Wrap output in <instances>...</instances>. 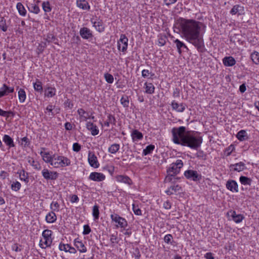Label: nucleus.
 Masks as SVG:
<instances>
[{
  "label": "nucleus",
  "mask_w": 259,
  "mask_h": 259,
  "mask_svg": "<svg viewBox=\"0 0 259 259\" xmlns=\"http://www.w3.org/2000/svg\"><path fill=\"white\" fill-rule=\"evenodd\" d=\"M77 113L80 116V117L82 120H87L90 118L89 113L85 111L83 109L80 108L77 110Z\"/></svg>",
  "instance_id": "obj_29"
},
{
  "label": "nucleus",
  "mask_w": 259,
  "mask_h": 259,
  "mask_svg": "<svg viewBox=\"0 0 259 259\" xmlns=\"http://www.w3.org/2000/svg\"><path fill=\"white\" fill-rule=\"evenodd\" d=\"M40 154L46 162L49 163L51 165V163L54 162V158H55V155L52 156L49 152H44L42 151L40 152Z\"/></svg>",
  "instance_id": "obj_18"
},
{
  "label": "nucleus",
  "mask_w": 259,
  "mask_h": 259,
  "mask_svg": "<svg viewBox=\"0 0 259 259\" xmlns=\"http://www.w3.org/2000/svg\"><path fill=\"white\" fill-rule=\"evenodd\" d=\"M154 149L155 146L151 144L147 146L146 148L143 150V155L146 156L151 153Z\"/></svg>",
  "instance_id": "obj_38"
},
{
  "label": "nucleus",
  "mask_w": 259,
  "mask_h": 259,
  "mask_svg": "<svg viewBox=\"0 0 259 259\" xmlns=\"http://www.w3.org/2000/svg\"><path fill=\"white\" fill-rule=\"evenodd\" d=\"M231 212V215L232 218L233 220L236 223H239L242 222L244 217L241 214H236L235 211H232Z\"/></svg>",
  "instance_id": "obj_25"
},
{
  "label": "nucleus",
  "mask_w": 259,
  "mask_h": 259,
  "mask_svg": "<svg viewBox=\"0 0 259 259\" xmlns=\"http://www.w3.org/2000/svg\"><path fill=\"white\" fill-rule=\"evenodd\" d=\"M151 75V76H152L154 75V73H152L150 72L148 70L144 69L142 71V76L144 78H149V75Z\"/></svg>",
  "instance_id": "obj_52"
},
{
  "label": "nucleus",
  "mask_w": 259,
  "mask_h": 259,
  "mask_svg": "<svg viewBox=\"0 0 259 259\" xmlns=\"http://www.w3.org/2000/svg\"><path fill=\"white\" fill-rule=\"evenodd\" d=\"M21 186V184L19 182L16 181L15 182H13L11 185V189L15 191H18L20 190Z\"/></svg>",
  "instance_id": "obj_50"
},
{
  "label": "nucleus",
  "mask_w": 259,
  "mask_h": 259,
  "mask_svg": "<svg viewBox=\"0 0 259 259\" xmlns=\"http://www.w3.org/2000/svg\"><path fill=\"white\" fill-rule=\"evenodd\" d=\"M167 40V38L166 35H163L159 36L158 39V45L160 46H164Z\"/></svg>",
  "instance_id": "obj_45"
},
{
  "label": "nucleus",
  "mask_w": 259,
  "mask_h": 259,
  "mask_svg": "<svg viewBox=\"0 0 259 259\" xmlns=\"http://www.w3.org/2000/svg\"><path fill=\"white\" fill-rule=\"evenodd\" d=\"M234 149L235 147L234 145L232 144L228 147L224 152V153L226 155V156H228L230 155L232 152L234 151Z\"/></svg>",
  "instance_id": "obj_49"
},
{
  "label": "nucleus",
  "mask_w": 259,
  "mask_h": 259,
  "mask_svg": "<svg viewBox=\"0 0 259 259\" xmlns=\"http://www.w3.org/2000/svg\"><path fill=\"white\" fill-rule=\"evenodd\" d=\"M86 126L88 130L91 131V134L93 136H96L98 134L99 130L98 129V127L93 123L91 122H88L87 123Z\"/></svg>",
  "instance_id": "obj_21"
},
{
  "label": "nucleus",
  "mask_w": 259,
  "mask_h": 259,
  "mask_svg": "<svg viewBox=\"0 0 259 259\" xmlns=\"http://www.w3.org/2000/svg\"><path fill=\"white\" fill-rule=\"evenodd\" d=\"M180 30L184 38L194 46L198 51H202L204 47L203 40L204 24L193 19L181 18L179 21Z\"/></svg>",
  "instance_id": "obj_1"
},
{
  "label": "nucleus",
  "mask_w": 259,
  "mask_h": 259,
  "mask_svg": "<svg viewBox=\"0 0 259 259\" xmlns=\"http://www.w3.org/2000/svg\"><path fill=\"white\" fill-rule=\"evenodd\" d=\"M93 215L94 218L95 220H98L99 219V206L97 205H95L93 206Z\"/></svg>",
  "instance_id": "obj_43"
},
{
  "label": "nucleus",
  "mask_w": 259,
  "mask_h": 259,
  "mask_svg": "<svg viewBox=\"0 0 259 259\" xmlns=\"http://www.w3.org/2000/svg\"><path fill=\"white\" fill-rule=\"evenodd\" d=\"M51 209L53 211H59L60 205L57 202L53 201L50 206Z\"/></svg>",
  "instance_id": "obj_46"
},
{
  "label": "nucleus",
  "mask_w": 259,
  "mask_h": 259,
  "mask_svg": "<svg viewBox=\"0 0 259 259\" xmlns=\"http://www.w3.org/2000/svg\"><path fill=\"white\" fill-rule=\"evenodd\" d=\"M133 210L136 215H141V209L138 207V206H136L135 204H133Z\"/></svg>",
  "instance_id": "obj_55"
},
{
  "label": "nucleus",
  "mask_w": 259,
  "mask_h": 259,
  "mask_svg": "<svg viewBox=\"0 0 259 259\" xmlns=\"http://www.w3.org/2000/svg\"><path fill=\"white\" fill-rule=\"evenodd\" d=\"M42 7L45 12H50L51 11V8L49 2H44L42 4Z\"/></svg>",
  "instance_id": "obj_47"
},
{
  "label": "nucleus",
  "mask_w": 259,
  "mask_h": 259,
  "mask_svg": "<svg viewBox=\"0 0 259 259\" xmlns=\"http://www.w3.org/2000/svg\"><path fill=\"white\" fill-rule=\"evenodd\" d=\"M72 149L74 151L78 152L81 149V146L78 143H75L73 144Z\"/></svg>",
  "instance_id": "obj_58"
},
{
  "label": "nucleus",
  "mask_w": 259,
  "mask_h": 259,
  "mask_svg": "<svg viewBox=\"0 0 259 259\" xmlns=\"http://www.w3.org/2000/svg\"><path fill=\"white\" fill-rule=\"evenodd\" d=\"M128 38L125 34H121L120 39L117 42V47L119 51H121L122 52L126 51L127 48Z\"/></svg>",
  "instance_id": "obj_7"
},
{
  "label": "nucleus",
  "mask_w": 259,
  "mask_h": 259,
  "mask_svg": "<svg viewBox=\"0 0 259 259\" xmlns=\"http://www.w3.org/2000/svg\"><path fill=\"white\" fill-rule=\"evenodd\" d=\"M0 28L4 31L7 30L6 21L4 17H0Z\"/></svg>",
  "instance_id": "obj_44"
},
{
  "label": "nucleus",
  "mask_w": 259,
  "mask_h": 259,
  "mask_svg": "<svg viewBox=\"0 0 259 259\" xmlns=\"http://www.w3.org/2000/svg\"><path fill=\"white\" fill-rule=\"evenodd\" d=\"M79 33L82 38L88 39L93 37L91 31L87 27H82L80 29Z\"/></svg>",
  "instance_id": "obj_15"
},
{
  "label": "nucleus",
  "mask_w": 259,
  "mask_h": 259,
  "mask_svg": "<svg viewBox=\"0 0 259 259\" xmlns=\"http://www.w3.org/2000/svg\"><path fill=\"white\" fill-rule=\"evenodd\" d=\"M104 78L106 81L109 83H112L114 81V78L112 75L108 73L104 74Z\"/></svg>",
  "instance_id": "obj_48"
},
{
  "label": "nucleus",
  "mask_w": 259,
  "mask_h": 259,
  "mask_svg": "<svg viewBox=\"0 0 259 259\" xmlns=\"http://www.w3.org/2000/svg\"><path fill=\"white\" fill-rule=\"evenodd\" d=\"M91 228L88 225H84L83 231V235H88L91 232Z\"/></svg>",
  "instance_id": "obj_59"
},
{
  "label": "nucleus",
  "mask_w": 259,
  "mask_h": 259,
  "mask_svg": "<svg viewBox=\"0 0 259 259\" xmlns=\"http://www.w3.org/2000/svg\"><path fill=\"white\" fill-rule=\"evenodd\" d=\"M17 9L19 14L22 16H25L26 14V10L24 6L21 3H18L16 6Z\"/></svg>",
  "instance_id": "obj_32"
},
{
  "label": "nucleus",
  "mask_w": 259,
  "mask_h": 259,
  "mask_svg": "<svg viewBox=\"0 0 259 259\" xmlns=\"http://www.w3.org/2000/svg\"><path fill=\"white\" fill-rule=\"evenodd\" d=\"M56 89L54 88L49 87L45 92V96L48 97H52L55 95Z\"/></svg>",
  "instance_id": "obj_40"
},
{
  "label": "nucleus",
  "mask_w": 259,
  "mask_h": 259,
  "mask_svg": "<svg viewBox=\"0 0 259 259\" xmlns=\"http://www.w3.org/2000/svg\"><path fill=\"white\" fill-rule=\"evenodd\" d=\"M121 104L124 107H127L128 106L129 101L127 97H122L120 99Z\"/></svg>",
  "instance_id": "obj_53"
},
{
  "label": "nucleus",
  "mask_w": 259,
  "mask_h": 259,
  "mask_svg": "<svg viewBox=\"0 0 259 259\" xmlns=\"http://www.w3.org/2000/svg\"><path fill=\"white\" fill-rule=\"evenodd\" d=\"M41 174L44 179L47 180H55L58 177V174L56 171H49L46 168L42 170Z\"/></svg>",
  "instance_id": "obj_9"
},
{
  "label": "nucleus",
  "mask_w": 259,
  "mask_h": 259,
  "mask_svg": "<svg viewBox=\"0 0 259 259\" xmlns=\"http://www.w3.org/2000/svg\"><path fill=\"white\" fill-rule=\"evenodd\" d=\"M93 26L95 27L96 30L99 32H103L105 30L104 25L103 22L101 20H98L97 21L93 22L92 21Z\"/></svg>",
  "instance_id": "obj_22"
},
{
  "label": "nucleus",
  "mask_w": 259,
  "mask_h": 259,
  "mask_svg": "<svg viewBox=\"0 0 259 259\" xmlns=\"http://www.w3.org/2000/svg\"><path fill=\"white\" fill-rule=\"evenodd\" d=\"M46 110L50 113L49 115L54 116L55 113L53 111V105H49L47 106Z\"/></svg>",
  "instance_id": "obj_62"
},
{
  "label": "nucleus",
  "mask_w": 259,
  "mask_h": 259,
  "mask_svg": "<svg viewBox=\"0 0 259 259\" xmlns=\"http://www.w3.org/2000/svg\"><path fill=\"white\" fill-rule=\"evenodd\" d=\"M169 187L170 189H171L172 191L174 192V193L182 191V187L179 185L170 186Z\"/></svg>",
  "instance_id": "obj_54"
},
{
  "label": "nucleus",
  "mask_w": 259,
  "mask_h": 259,
  "mask_svg": "<svg viewBox=\"0 0 259 259\" xmlns=\"http://www.w3.org/2000/svg\"><path fill=\"white\" fill-rule=\"evenodd\" d=\"M180 178L179 177H176V175H173V174H167L166 176L164 181L166 183H171V184H175Z\"/></svg>",
  "instance_id": "obj_27"
},
{
  "label": "nucleus",
  "mask_w": 259,
  "mask_h": 259,
  "mask_svg": "<svg viewBox=\"0 0 259 259\" xmlns=\"http://www.w3.org/2000/svg\"><path fill=\"white\" fill-rule=\"evenodd\" d=\"M183 166V163L181 160L178 159L175 163H172L167 170V174L177 175L180 172L181 168Z\"/></svg>",
  "instance_id": "obj_5"
},
{
  "label": "nucleus",
  "mask_w": 259,
  "mask_h": 259,
  "mask_svg": "<svg viewBox=\"0 0 259 259\" xmlns=\"http://www.w3.org/2000/svg\"><path fill=\"white\" fill-rule=\"evenodd\" d=\"M172 141L175 144L198 150L202 143V138L193 131H186L185 126L174 127L171 130Z\"/></svg>",
  "instance_id": "obj_2"
},
{
  "label": "nucleus",
  "mask_w": 259,
  "mask_h": 259,
  "mask_svg": "<svg viewBox=\"0 0 259 259\" xmlns=\"http://www.w3.org/2000/svg\"><path fill=\"white\" fill-rule=\"evenodd\" d=\"M33 87L36 91L41 92L42 91V87L41 82L37 80V81L33 83Z\"/></svg>",
  "instance_id": "obj_42"
},
{
  "label": "nucleus",
  "mask_w": 259,
  "mask_h": 259,
  "mask_svg": "<svg viewBox=\"0 0 259 259\" xmlns=\"http://www.w3.org/2000/svg\"><path fill=\"white\" fill-rule=\"evenodd\" d=\"M174 42L176 45V46H177V49H178V52L179 53V54H181V53H182V51H181L182 48H184L186 49H188L187 47L185 45V44L184 42H183L182 41H181L178 39H176V40H175Z\"/></svg>",
  "instance_id": "obj_31"
},
{
  "label": "nucleus",
  "mask_w": 259,
  "mask_h": 259,
  "mask_svg": "<svg viewBox=\"0 0 259 259\" xmlns=\"http://www.w3.org/2000/svg\"><path fill=\"white\" fill-rule=\"evenodd\" d=\"M18 97L20 103H23L25 101L26 95L25 91L22 89H20L18 91Z\"/></svg>",
  "instance_id": "obj_36"
},
{
  "label": "nucleus",
  "mask_w": 259,
  "mask_h": 259,
  "mask_svg": "<svg viewBox=\"0 0 259 259\" xmlns=\"http://www.w3.org/2000/svg\"><path fill=\"white\" fill-rule=\"evenodd\" d=\"M133 141L134 142L141 140L143 138V135L142 133L138 131L137 130H134L133 131L131 134Z\"/></svg>",
  "instance_id": "obj_24"
},
{
  "label": "nucleus",
  "mask_w": 259,
  "mask_h": 259,
  "mask_svg": "<svg viewBox=\"0 0 259 259\" xmlns=\"http://www.w3.org/2000/svg\"><path fill=\"white\" fill-rule=\"evenodd\" d=\"M46 220L48 223H53L57 220V216L54 211L48 213L46 217Z\"/></svg>",
  "instance_id": "obj_26"
},
{
  "label": "nucleus",
  "mask_w": 259,
  "mask_h": 259,
  "mask_svg": "<svg viewBox=\"0 0 259 259\" xmlns=\"http://www.w3.org/2000/svg\"><path fill=\"white\" fill-rule=\"evenodd\" d=\"M239 181L241 184L243 185H251L252 180L251 179L245 177V176H241L239 178Z\"/></svg>",
  "instance_id": "obj_34"
},
{
  "label": "nucleus",
  "mask_w": 259,
  "mask_h": 259,
  "mask_svg": "<svg viewBox=\"0 0 259 259\" xmlns=\"http://www.w3.org/2000/svg\"><path fill=\"white\" fill-rule=\"evenodd\" d=\"M185 105L183 103L178 104L177 102H176L175 101H173L171 103V107L172 109L177 111L179 112H183L185 109Z\"/></svg>",
  "instance_id": "obj_20"
},
{
  "label": "nucleus",
  "mask_w": 259,
  "mask_h": 259,
  "mask_svg": "<svg viewBox=\"0 0 259 259\" xmlns=\"http://www.w3.org/2000/svg\"><path fill=\"white\" fill-rule=\"evenodd\" d=\"M3 86L4 87V90H6L7 95H8V93L14 92V88L8 87L6 84H4Z\"/></svg>",
  "instance_id": "obj_60"
},
{
  "label": "nucleus",
  "mask_w": 259,
  "mask_h": 259,
  "mask_svg": "<svg viewBox=\"0 0 259 259\" xmlns=\"http://www.w3.org/2000/svg\"><path fill=\"white\" fill-rule=\"evenodd\" d=\"M230 170L240 172L246 169L245 164L243 162L231 164L229 166Z\"/></svg>",
  "instance_id": "obj_12"
},
{
  "label": "nucleus",
  "mask_w": 259,
  "mask_h": 259,
  "mask_svg": "<svg viewBox=\"0 0 259 259\" xmlns=\"http://www.w3.org/2000/svg\"><path fill=\"white\" fill-rule=\"evenodd\" d=\"M52 231L48 229L45 230L42 232L43 239L40 240L39 242V246L41 248H46L51 246L52 242Z\"/></svg>",
  "instance_id": "obj_3"
},
{
  "label": "nucleus",
  "mask_w": 259,
  "mask_h": 259,
  "mask_svg": "<svg viewBox=\"0 0 259 259\" xmlns=\"http://www.w3.org/2000/svg\"><path fill=\"white\" fill-rule=\"evenodd\" d=\"M120 145L118 144H113L108 148V152L111 154H115L119 149Z\"/></svg>",
  "instance_id": "obj_35"
},
{
  "label": "nucleus",
  "mask_w": 259,
  "mask_h": 259,
  "mask_svg": "<svg viewBox=\"0 0 259 259\" xmlns=\"http://www.w3.org/2000/svg\"><path fill=\"white\" fill-rule=\"evenodd\" d=\"M68 246H69L68 244H64L60 243L59 246V248L61 251L63 250L65 252H68L67 250H68Z\"/></svg>",
  "instance_id": "obj_56"
},
{
  "label": "nucleus",
  "mask_w": 259,
  "mask_h": 259,
  "mask_svg": "<svg viewBox=\"0 0 259 259\" xmlns=\"http://www.w3.org/2000/svg\"><path fill=\"white\" fill-rule=\"evenodd\" d=\"M111 219L113 222L117 223L121 228L125 229L127 226V222L126 220L124 218L120 217L117 214L114 213L111 214Z\"/></svg>",
  "instance_id": "obj_6"
},
{
  "label": "nucleus",
  "mask_w": 259,
  "mask_h": 259,
  "mask_svg": "<svg viewBox=\"0 0 259 259\" xmlns=\"http://www.w3.org/2000/svg\"><path fill=\"white\" fill-rule=\"evenodd\" d=\"M107 120L108 121V122H109V123L115 124L116 119H115L114 116H113V115L109 114L108 116V120Z\"/></svg>",
  "instance_id": "obj_61"
},
{
  "label": "nucleus",
  "mask_w": 259,
  "mask_h": 259,
  "mask_svg": "<svg viewBox=\"0 0 259 259\" xmlns=\"http://www.w3.org/2000/svg\"><path fill=\"white\" fill-rule=\"evenodd\" d=\"M223 62L226 66H232L236 64V60L233 57H225L223 59Z\"/></svg>",
  "instance_id": "obj_23"
},
{
  "label": "nucleus",
  "mask_w": 259,
  "mask_h": 259,
  "mask_svg": "<svg viewBox=\"0 0 259 259\" xmlns=\"http://www.w3.org/2000/svg\"><path fill=\"white\" fill-rule=\"evenodd\" d=\"M172 239V236L171 234H167L164 237V240L166 243L171 244V240Z\"/></svg>",
  "instance_id": "obj_57"
},
{
  "label": "nucleus",
  "mask_w": 259,
  "mask_h": 259,
  "mask_svg": "<svg viewBox=\"0 0 259 259\" xmlns=\"http://www.w3.org/2000/svg\"><path fill=\"white\" fill-rule=\"evenodd\" d=\"M116 180L118 182L123 183L128 185H131L132 184V180L127 176L118 175L116 177Z\"/></svg>",
  "instance_id": "obj_17"
},
{
  "label": "nucleus",
  "mask_w": 259,
  "mask_h": 259,
  "mask_svg": "<svg viewBox=\"0 0 259 259\" xmlns=\"http://www.w3.org/2000/svg\"><path fill=\"white\" fill-rule=\"evenodd\" d=\"M250 57L252 62L254 64L256 65L259 64V53L254 51L251 53Z\"/></svg>",
  "instance_id": "obj_37"
},
{
  "label": "nucleus",
  "mask_w": 259,
  "mask_h": 259,
  "mask_svg": "<svg viewBox=\"0 0 259 259\" xmlns=\"http://www.w3.org/2000/svg\"><path fill=\"white\" fill-rule=\"evenodd\" d=\"M226 188L233 192H238V186L237 182L234 180H229L226 183Z\"/></svg>",
  "instance_id": "obj_13"
},
{
  "label": "nucleus",
  "mask_w": 259,
  "mask_h": 259,
  "mask_svg": "<svg viewBox=\"0 0 259 259\" xmlns=\"http://www.w3.org/2000/svg\"><path fill=\"white\" fill-rule=\"evenodd\" d=\"M20 179L21 181H24L26 184L29 182L28 173L26 172L24 170H21L19 173Z\"/></svg>",
  "instance_id": "obj_39"
},
{
  "label": "nucleus",
  "mask_w": 259,
  "mask_h": 259,
  "mask_svg": "<svg viewBox=\"0 0 259 259\" xmlns=\"http://www.w3.org/2000/svg\"><path fill=\"white\" fill-rule=\"evenodd\" d=\"M185 177L189 180L194 181H198L201 179V176L198 174L197 171L193 170H187L184 172Z\"/></svg>",
  "instance_id": "obj_8"
},
{
  "label": "nucleus",
  "mask_w": 259,
  "mask_h": 259,
  "mask_svg": "<svg viewBox=\"0 0 259 259\" xmlns=\"http://www.w3.org/2000/svg\"><path fill=\"white\" fill-rule=\"evenodd\" d=\"M3 140L4 143L9 147V148L15 146L13 140L9 135H5Z\"/></svg>",
  "instance_id": "obj_28"
},
{
  "label": "nucleus",
  "mask_w": 259,
  "mask_h": 259,
  "mask_svg": "<svg viewBox=\"0 0 259 259\" xmlns=\"http://www.w3.org/2000/svg\"><path fill=\"white\" fill-rule=\"evenodd\" d=\"M76 5L83 10L89 11L90 10V6L86 0H77Z\"/></svg>",
  "instance_id": "obj_19"
},
{
  "label": "nucleus",
  "mask_w": 259,
  "mask_h": 259,
  "mask_svg": "<svg viewBox=\"0 0 259 259\" xmlns=\"http://www.w3.org/2000/svg\"><path fill=\"white\" fill-rule=\"evenodd\" d=\"M28 8L30 12L34 14H38L40 11L39 7L36 5L33 4L29 5Z\"/></svg>",
  "instance_id": "obj_41"
},
{
  "label": "nucleus",
  "mask_w": 259,
  "mask_h": 259,
  "mask_svg": "<svg viewBox=\"0 0 259 259\" xmlns=\"http://www.w3.org/2000/svg\"><path fill=\"white\" fill-rule=\"evenodd\" d=\"M237 139L241 141H244L247 138V133L244 130L239 131L236 136Z\"/></svg>",
  "instance_id": "obj_33"
},
{
  "label": "nucleus",
  "mask_w": 259,
  "mask_h": 259,
  "mask_svg": "<svg viewBox=\"0 0 259 259\" xmlns=\"http://www.w3.org/2000/svg\"><path fill=\"white\" fill-rule=\"evenodd\" d=\"M74 246L80 253H85L87 251V247L79 239H76L74 242Z\"/></svg>",
  "instance_id": "obj_16"
},
{
  "label": "nucleus",
  "mask_w": 259,
  "mask_h": 259,
  "mask_svg": "<svg viewBox=\"0 0 259 259\" xmlns=\"http://www.w3.org/2000/svg\"><path fill=\"white\" fill-rule=\"evenodd\" d=\"M71 162L68 158L63 156L55 155L54 158V162L51 163V165L55 168L64 167L70 165Z\"/></svg>",
  "instance_id": "obj_4"
},
{
  "label": "nucleus",
  "mask_w": 259,
  "mask_h": 259,
  "mask_svg": "<svg viewBox=\"0 0 259 259\" xmlns=\"http://www.w3.org/2000/svg\"><path fill=\"white\" fill-rule=\"evenodd\" d=\"M44 39L48 42H53L57 39L56 37L53 34H48L47 37L44 38Z\"/></svg>",
  "instance_id": "obj_51"
},
{
  "label": "nucleus",
  "mask_w": 259,
  "mask_h": 259,
  "mask_svg": "<svg viewBox=\"0 0 259 259\" xmlns=\"http://www.w3.org/2000/svg\"><path fill=\"white\" fill-rule=\"evenodd\" d=\"M171 206V204L169 201L167 200L163 203V207L165 209H169Z\"/></svg>",
  "instance_id": "obj_63"
},
{
  "label": "nucleus",
  "mask_w": 259,
  "mask_h": 259,
  "mask_svg": "<svg viewBox=\"0 0 259 259\" xmlns=\"http://www.w3.org/2000/svg\"><path fill=\"white\" fill-rule=\"evenodd\" d=\"M88 161L92 167L97 168L99 166L97 157L93 152H89L88 154Z\"/></svg>",
  "instance_id": "obj_11"
},
{
  "label": "nucleus",
  "mask_w": 259,
  "mask_h": 259,
  "mask_svg": "<svg viewBox=\"0 0 259 259\" xmlns=\"http://www.w3.org/2000/svg\"><path fill=\"white\" fill-rule=\"evenodd\" d=\"M89 179L96 182H101L105 179V176L102 173L93 172L90 174Z\"/></svg>",
  "instance_id": "obj_10"
},
{
  "label": "nucleus",
  "mask_w": 259,
  "mask_h": 259,
  "mask_svg": "<svg viewBox=\"0 0 259 259\" xmlns=\"http://www.w3.org/2000/svg\"><path fill=\"white\" fill-rule=\"evenodd\" d=\"M230 13L232 15H242L244 14V8L241 5H236L233 6Z\"/></svg>",
  "instance_id": "obj_14"
},
{
  "label": "nucleus",
  "mask_w": 259,
  "mask_h": 259,
  "mask_svg": "<svg viewBox=\"0 0 259 259\" xmlns=\"http://www.w3.org/2000/svg\"><path fill=\"white\" fill-rule=\"evenodd\" d=\"M145 92L147 94H152L154 93L155 90V87L152 83H145Z\"/></svg>",
  "instance_id": "obj_30"
},
{
  "label": "nucleus",
  "mask_w": 259,
  "mask_h": 259,
  "mask_svg": "<svg viewBox=\"0 0 259 259\" xmlns=\"http://www.w3.org/2000/svg\"><path fill=\"white\" fill-rule=\"evenodd\" d=\"M196 155L198 158L205 159V155L202 151H198Z\"/></svg>",
  "instance_id": "obj_64"
}]
</instances>
